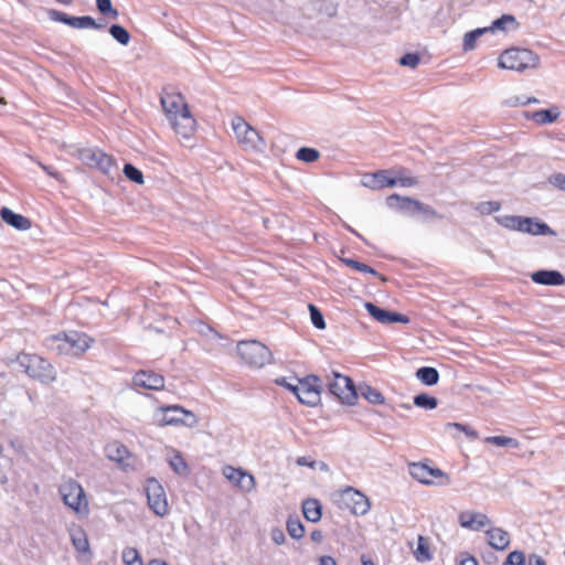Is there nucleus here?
<instances>
[{"label": "nucleus", "instance_id": "1", "mask_svg": "<svg viewBox=\"0 0 565 565\" xmlns=\"http://www.w3.org/2000/svg\"><path fill=\"white\" fill-rule=\"evenodd\" d=\"M162 108L174 131L190 138L195 130V119L180 93H164L160 98Z\"/></svg>", "mask_w": 565, "mask_h": 565}, {"label": "nucleus", "instance_id": "2", "mask_svg": "<svg viewBox=\"0 0 565 565\" xmlns=\"http://www.w3.org/2000/svg\"><path fill=\"white\" fill-rule=\"evenodd\" d=\"M20 370L41 384L49 385L56 380L57 372L52 363L35 353L20 352L14 360Z\"/></svg>", "mask_w": 565, "mask_h": 565}, {"label": "nucleus", "instance_id": "3", "mask_svg": "<svg viewBox=\"0 0 565 565\" xmlns=\"http://www.w3.org/2000/svg\"><path fill=\"white\" fill-rule=\"evenodd\" d=\"M58 493L63 503L76 514L83 516L89 514L88 501L79 482L70 478L60 484Z\"/></svg>", "mask_w": 565, "mask_h": 565}, {"label": "nucleus", "instance_id": "4", "mask_svg": "<svg viewBox=\"0 0 565 565\" xmlns=\"http://www.w3.org/2000/svg\"><path fill=\"white\" fill-rule=\"evenodd\" d=\"M237 353L252 367L260 369L273 362L271 351L257 340H243L237 343Z\"/></svg>", "mask_w": 565, "mask_h": 565}, {"label": "nucleus", "instance_id": "5", "mask_svg": "<svg viewBox=\"0 0 565 565\" xmlns=\"http://www.w3.org/2000/svg\"><path fill=\"white\" fill-rule=\"evenodd\" d=\"M539 62V56L527 49L512 47L504 51L499 57V66L501 68L516 72L535 68Z\"/></svg>", "mask_w": 565, "mask_h": 565}, {"label": "nucleus", "instance_id": "6", "mask_svg": "<svg viewBox=\"0 0 565 565\" xmlns=\"http://www.w3.org/2000/svg\"><path fill=\"white\" fill-rule=\"evenodd\" d=\"M335 502L340 509H348L354 515H365L371 509L369 498L352 487L341 490Z\"/></svg>", "mask_w": 565, "mask_h": 565}, {"label": "nucleus", "instance_id": "7", "mask_svg": "<svg viewBox=\"0 0 565 565\" xmlns=\"http://www.w3.org/2000/svg\"><path fill=\"white\" fill-rule=\"evenodd\" d=\"M232 128L238 142L244 147V149L262 151L265 147V142L259 132L244 118L239 116L233 118Z\"/></svg>", "mask_w": 565, "mask_h": 565}, {"label": "nucleus", "instance_id": "8", "mask_svg": "<svg viewBox=\"0 0 565 565\" xmlns=\"http://www.w3.org/2000/svg\"><path fill=\"white\" fill-rule=\"evenodd\" d=\"M334 379L328 385V393L341 404L353 406L358 401V392L351 377L333 372Z\"/></svg>", "mask_w": 565, "mask_h": 565}, {"label": "nucleus", "instance_id": "9", "mask_svg": "<svg viewBox=\"0 0 565 565\" xmlns=\"http://www.w3.org/2000/svg\"><path fill=\"white\" fill-rule=\"evenodd\" d=\"M408 471L415 480L423 484L447 486L450 482V478L446 472L425 462L409 463Z\"/></svg>", "mask_w": 565, "mask_h": 565}, {"label": "nucleus", "instance_id": "10", "mask_svg": "<svg viewBox=\"0 0 565 565\" xmlns=\"http://www.w3.org/2000/svg\"><path fill=\"white\" fill-rule=\"evenodd\" d=\"M145 492L149 509L158 516H164L169 512V504L164 488L156 478H148Z\"/></svg>", "mask_w": 565, "mask_h": 565}, {"label": "nucleus", "instance_id": "11", "mask_svg": "<svg viewBox=\"0 0 565 565\" xmlns=\"http://www.w3.org/2000/svg\"><path fill=\"white\" fill-rule=\"evenodd\" d=\"M300 383L298 395H296L299 403L316 407L321 401L322 385L318 375L309 374L302 379H297Z\"/></svg>", "mask_w": 565, "mask_h": 565}, {"label": "nucleus", "instance_id": "12", "mask_svg": "<svg viewBox=\"0 0 565 565\" xmlns=\"http://www.w3.org/2000/svg\"><path fill=\"white\" fill-rule=\"evenodd\" d=\"M164 377L152 370H139L132 377L135 387L160 391L164 387Z\"/></svg>", "mask_w": 565, "mask_h": 565}, {"label": "nucleus", "instance_id": "13", "mask_svg": "<svg viewBox=\"0 0 565 565\" xmlns=\"http://www.w3.org/2000/svg\"><path fill=\"white\" fill-rule=\"evenodd\" d=\"M391 174V170H379L376 172L365 174L362 180V184L373 190L395 186L397 185V179H394Z\"/></svg>", "mask_w": 565, "mask_h": 565}, {"label": "nucleus", "instance_id": "14", "mask_svg": "<svg viewBox=\"0 0 565 565\" xmlns=\"http://www.w3.org/2000/svg\"><path fill=\"white\" fill-rule=\"evenodd\" d=\"M536 285L559 287L565 285V276L556 269H539L530 274Z\"/></svg>", "mask_w": 565, "mask_h": 565}, {"label": "nucleus", "instance_id": "15", "mask_svg": "<svg viewBox=\"0 0 565 565\" xmlns=\"http://www.w3.org/2000/svg\"><path fill=\"white\" fill-rule=\"evenodd\" d=\"M418 202L419 201L416 199L402 196L397 193L391 194L386 198V204L391 210L397 211L408 216L416 215Z\"/></svg>", "mask_w": 565, "mask_h": 565}, {"label": "nucleus", "instance_id": "16", "mask_svg": "<svg viewBox=\"0 0 565 565\" xmlns=\"http://www.w3.org/2000/svg\"><path fill=\"white\" fill-rule=\"evenodd\" d=\"M67 340L70 345V356H79L90 348L94 341L86 333L78 331H68Z\"/></svg>", "mask_w": 565, "mask_h": 565}, {"label": "nucleus", "instance_id": "17", "mask_svg": "<svg viewBox=\"0 0 565 565\" xmlns=\"http://www.w3.org/2000/svg\"><path fill=\"white\" fill-rule=\"evenodd\" d=\"M490 523V519L483 513L465 511L459 515V524L465 529L480 531L482 527Z\"/></svg>", "mask_w": 565, "mask_h": 565}, {"label": "nucleus", "instance_id": "18", "mask_svg": "<svg viewBox=\"0 0 565 565\" xmlns=\"http://www.w3.org/2000/svg\"><path fill=\"white\" fill-rule=\"evenodd\" d=\"M520 232L531 235H555V232L545 222L527 216H524Z\"/></svg>", "mask_w": 565, "mask_h": 565}, {"label": "nucleus", "instance_id": "19", "mask_svg": "<svg viewBox=\"0 0 565 565\" xmlns=\"http://www.w3.org/2000/svg\"><path fill=\"white\" fill-rule=\"evenodd\" d=\"M2 221L19 231H26L31 227V221L22 214L14 213L11 209L3 206L0 210Z\"/></svg>", "mask_w": 565, "mask_h": 565}, {"label": "nucleus", "instance_id": "20", "mask_svg": "<svg viewBox=\"0 0 565 565\" xmlns=\"http://www.w3.org/2000/svg\"><path fill=\"white\" fill-rule=\"evenodd\" d=\"M486 534L489 545L497 551H503L510 544V534L501 527H492L486 531Z\"/></svg>", "mask_w": 565, "mask_h": 565}, {"label": "nucleus", "instance_id": "21", "mask_svg": "<svg viewBox=\"0 0 565 565\" xmlns=\"http://www.w3.org/2000/svg\"><path fill=\"white\" fill-rule=\"evenodd\" d=\"M45 345L58 355L70 356L67 332H60L49 337L45 340Z\"/></svg>", "mask_w": 565, "mask_h": 565}, {"label": "nucleus", "instance_id": "22", "mask_svg": "<svg viewBox=\"0 0 565 565\" xmlns=\"http://www.w3.org/2000/svg\"><path fill=\"white\" fill-rule=\"evenodd\" d=\"M302 513L308 522L317 523L322 516V504L318 499L308 498L302 502Z\"/></svg>", "mask_w": 565, "mask_h": 565}, {"label": "nucleus", "instance_id": "23", "mask_svg": "<svg viewBox=\"0 0 565 565\" xmlns=\"http://www.w3.org/2000/svg\"><path fill=\"white\" fill-rule=\"evenodd\" d=\"M105 452L109 460L115 461L122 466H124L125 459L130 456V451L128 450V448L119 441H114V443L108 444L105 447Z\"/></svg>", "mask_w": 565, "mask_h": 565}, {"label": "nucleus", "instance_id": "24", "mask_svg": "<svg viewBox=\"0 0 565 565\" xmlns=\"http://www.w3.org/2000/svg\"><path fill=\"white\" fill-rule=\"evenodd\" d=\"M70 536L74 548L78 553L89 552V542L86 532L82 526L70 530Z\"/></svg>", "mask_w": 565, "mask_h": 565}, {"label": "nucleus", "instance_id": "25", "mask_svg": "<svg viewBox=\"0 0 565 565\" xmlns=\"http://www.w3.org/2000/svg\"><path fill=\"white\" fill-rule=\"evenodd\" d=\"M338 250H339V253H334L335 256H338L340 258V260L343 264H345L347 266H349L352 269L360 271V273L379 276V273L373 267L369 266L367 264L362 263L355 258L342 257V255H344V253H345V249H338Z\"/></svg>", "mask_w": 565, "mask_h": 565}, {"label": "nucleus", "instance_id": "26", "mask_svg": "<svg viewBox=\"0 0 565 565\" xmlns=\"http://www.w3.org/2000/svg\"><path fill=\"white\" fill-rule=\"evenodd\" d=\"M416 379L427 386H434L439 381V372L436 367L433 366H422L416 370Z\"/></svg>", "mask_w": 565, "mask_h": 565}, {"label": "nucleus", "instance_id": "27", "mask_svg": "<svg viewBox=\"0 0 565 565\" xmlns=\"http://www.w3.org/2000/svg\"><path fill=\"white\" fill-rule=\"evenodd\" d=\"M561 111L557 107H553L550 109H541L536 110L532 114L531 118L540 125H546L554 122L559 117Z\"/></svg>", "mask_w": 565, "mask_h": 565}, {"label": "nucleus", "instance_id": "28", "mask_svg": "<svg viewBox=\"0 0 565 565\" xmlns=\"http://www.w3.org/2000/svg\"><path fill=\"white\" fill-rule=\"evenodd\" d=\"M169 466L178 476L186 477L190 475V467L180 451H174L169 458Z\"/></svg>", "mask_w": 565, "mask_h": 565}, {"label": "nucleus", "instance_id": "29", "mask_svg": "<svg viewBox=\"0 0 565 565\" xmlns=\"http://www.w3.org/2000/svg\"><path fill=\"white\" fill-rule=\"evenodd\" d=\"M364 308L374 320L383 324H388V309L379 307L377 305L370 301L364 303Z\"/></svg>", "mask_w": 565, "mask_h": 565}, {"label": "nucleus", "instance_id": "30", "mask_svg": "<svg viewBox=\"0 0 565 565\" xmlns=\"http://www.w3.org/2000/svg\"><path fill=\"white\" fill-rule=\"evenodd\" d=\"M414 556L417 562L425 563L429 562L433 558L430 553L429 543L426 537L423 535H418L417 539V547L414 552Z\"/></svg>", "mask_w": 565, "mask_h": 565}, {"label": "nucleus", "instance_id": "31", "mask_svg": "<svg viewBox=\"0 0 565 565\" xmlns=\"http://www.w3.org/2000/svg\"><path fill=\"white\" fill-rule=\"evenodd\" d=\"M360 392L361 395L373 405H382L385 402L383 394L371 385H361Z\"/></svg>", "mask_w": 565, "mask_h": 565}, {"label": "nucleus", "instance_id": "32", "mask_svg": "<svg viewBox=\"0 0 565 565\" xmlns=\"http://www.w3.org/2000/svg\"><path fill=\"white\" fill-rule=\"evenodd\" d=\"M413 403L416 407L426 411L435 409L438 406V399L435 396L429 395L427 393H419L415 395L413 398Z\"/></svg>", "mask_w": 565, "mask_h": 565}, {"label": "nucleus", "instance_id": "33", "mask_svg": "<svg viewBox=\"0 0 565 565\" xmlns=\"http://www.w3.org/2000/svg\"><path fill=\"white\" fill-rule=\"evenodd\" d=\"M489 32L487 28H478L467 32L463 36L462 49L465 52L472 51L476 47L477 40Z\"/></svg>", "mask_w": 565, "mask_h": 565}, {"label": "nucleus", "instance_id": "34", "mask_svg": "<svg viewBox=\"0 0 565 565\" xmlns=\"http://www.w3.org/2000/svg\"><path fill=\"white\" fill-rule=\"evenodd\" d=\"M497 223L501 226L520 232L521 223L524 218V216L519 215H498L494 217Z\"/></svg>", "mask_w": 565, "mask_h": 565}, {"label": "nucleus", "instance_id": "35", "mask_svg": "<svg viewBox=\"0 0 565 565\" xmlns=\"http://www.w3.org/2000/svg\"><path fill=\"white\" fill-rule=\"evenodd\" d=\"M71 22V26L74 29H103L105 25L97 23L92 17L83 15V17H73Z\"/></svg>", "mask_w": 565, "mask_h": 565}, {"label": "nucleus", "instance_id": "36", "mask_svg": "<svg viewBox=\"0 0 565 565\" xmlns=\"http://www.w3.org/2000/svg\"><path fill=\"white\" fill-rule=\"evenodd\" d=\"M287 532L294 540H300L305 535V526L299 518L289 516L287 520Z\"/></svg>", "mask_w": 565, "mask_h": 565}, {"label": "nucleus", "instance_id": "37", "mask_svg": "<svg viewBox=\"0 0 565 565\" xmlns=\"http://www.w3.org/2000/svg\"><path fill=\"white\" fill-rule=\"evenodd\" d=\"M98 159L94 166L95 169L99 170L104 174H109L110 170L115 166V160L111 156L107 154L102 150L100 154H98Z\"/></svg>", "mask_w": 565, "mask_h": 565}, {"label": "nucleus", "instance_id": "38", "mask_svg": "<svg viewBox=\"0 0 565 565\" xmlns=\"http://www.w3.org/2000/svg\"><path fill=\"white\" fill-rule=\"evenodd\" d=\"M109 33L121 45H128L130 42L129 32L119 24L110 25Z\"/></svg>", "mask_w": 565, "mask_h": 565}, {"label": "nucleus", "instance_id": "39", "mask_svg": "<svg viewBox=\"0 0 565 565\" xmlns=\"http://www.w3.org/2000/svg\"><path fill=\"white\" fill-rule=\"evenodd\" d=\"M309 313H310V320L312 326L318 330L326 329V320L321 312V310L315 306L313 303L308 305Z\"/></svg>", "mask_w": 565, "mask_h": 565}, {"label": "nucleus", "instance_id": "40", "mask_svg": "<svg viewBox=\"0 0 565 565\" xmlns=\"http://www.w3.org/2000/svg\"><path fill=\"white\" fill-rule=\"evenodd\" d=\"M320 152L315 148L301 147L296 152V158L300 161L311 163L319 159Z\"/></svg>", "mask_w": 565, "mask_h": 565}, {"label": "nucleus", "instance_id": "41", "mask_svg": "<svg viewBox=\"0 0 565 565\" xmlns=\"http://www.w3.org/2000/svg\"><path fill=\"white\" fill-rule=\"evenodd\" d=\"M237 475V487L241 488L244 491H252L255 486V478L253 475L248 473L245 470H242V472H236Z\"/></svg>", "mask_w": 565, "mask_h": 565}, {"label": "nucleus", "instance_id": "42", "mask_svg": "<svg viewBox=\"0 0 565 565\" xmlns=\"http://www.w3.org/2000/svg\"><path fill=\"white\" fill-rule=\"evenodd\" d=\"M486 443L498 447L516 448L519 446V441L515 438L507 436H490L486 438Z\"/></svg>", "mask_w": 565, "mask_h": 565}, {"label": "nucleus", "instance_id": "43", "mask_svg": "<svg viewBox=\"0 0 565 565\" xmlns=\"http://www.w3.org/2000/svg\"><path fill=\"white\" fill-rule=\"evenodd\" d=\"M516 20L514 15L511 14H503L499 19L494 20L490 26H487L489 29V32L494 31H505L507 24H515Z\"/></svg>", "mask_w": 565, "mask_h": 565}, {"label": "nucleus", "instance_id": "44", "mask_svg": "<svg viewBox=\"0 0 565 565\" xmlns=\"http://www.w3.org/2000/svg\"><path fill=\"white\" fill-rule=\"evenodd\" d=\"M125 177L137 183V184H142L143 183V174L142 172L137 168L135 167L134 164L131 163H126L124 166V170H122Z\"/></svg>", "mask_w": 565, "mask_h": 565}, {"label": "nucleus", "instance_id": "45", "mask_svg": "<svg viewBox=\"0 0 565 565\" xmlns=\"http://www.w3.org/2000/svg\"><path fill=\"white\" fill-rule=\"evenodd\" d=\"M501 209L500 202L497 201H484L479 202L475 210L478 211L482 215H490L494 212H498Z\"/></svg>", "mask_w": 565, "mask_h": 565}, {"label": "nucleus", "instance_id": "46", "mask_svg": "<svg viewBox=\"0 0 565 565\" xmlns=\"http://www.w3.org/2000/svg\"><path fill=\"white\" fill-rule=\"evenodd\" d=\"M96 7L102 14L114 20H116L119 15L118 11L113 8L110 0H96Z\"/></svg>", "mask_w": 565, "mask_h": 565}, {"label": "nucleus", "instance_id": "47", "mask_svg": "<svg viewBox=\"0 0 565 565\" xmlns=\"http://www.w3.org/2000/svg\"><path fill=\"white\" fill-rule=\"evenodd\" d=\"M169 420L172 423H179V425H184L186 427H194L199 422L196 416L186 409H184V414H181V417H171Z\"/></svg>", "mask_w": 565, "mask_h": 565}, {"label": "nucleus", "instance_id": "48", "mask_svg": "<svg viewBox=\"0 0 565 565\" xmlns=\"http://www.w3.org/2000/svg\"><path fill=\"white\" fill-rule=\"evenodd\" d=\"M181 414H184V408L178 405L168 406L163 408V417L162 422L166 425H179V423H172L169 420L171 417H181Z\"/></svg>", "mask_w": 565, "mask_h": 565}, {"label": "nucleus", "instance_id": "49", "mask_svg": "<svg viewBox=\"0 0 565 565\" xmlns=\"http://www.w3.org/2000/svg\"><path fill=\"white\" fill-rule=\"evenodd\" d=\"M446 427L447 428H455V429H458V430L465 433V435L470 440H475V439L478 438V431L476 429H473L471 426L467 425V424H462V423H447Z\"/></svg>", "mask_w": 565, "mask_h": 565}, {"label": "nucleus", "instance_id": "50", "mask_svg": "<svg viewBox=\"0 0 565 565\" xmlns=\"http://www.w3.org/2000/svg\"><path fill=\"white\" fill-rule=\"evenodd\" d=\"M102 150L99 149H85L81 152V158L85 164H87L90 168H94L98 154H100Z\"/></svg>", "mask_w": 565, "mask_h": 565}, {"label": "nucleus", "instance_id": "51", "mask_svg": "<svg viewBox=\"0 0 565 565\" xmlns=\"http://www.w3.org/2000/svg\"><path fill=\"white\" fill-rule=\"evenodd\" d=\"M525 555L522 551L515 550L509 553L503 565H525Z\"/></svg>", "mask_w": 565, "mask_h": 565}, {"label": "nucleus", "instance_id": "52", "mask_svg": "<svg viewBox=\"0 0 565 565\" xmlns=\"http://www.w3.org/2000/svg\"><path fill=\"white\" fill-rule=\"evenodd\" d=\"M417 214H422L426 218H440L441 217L435 209H433L428 204L422 203L420 201L418 202V205L416 209V215Z\"/></svg>", "mask_w": 565, "mask_h": 565}, {"label": "nucleus", "instance_id": "53", "mask_svg": "<svg viewBox=\"0 0 565 565\" xmlns=\"http://www.w3.org/2000/svg\"><path fill=\"white\" fill-rule=\"evenodd\" d=\"M140 554L137 548L135 547H126L122 551V562L125 565H129L130 563H134L136 561L140 559Z\"/></svg>", "mask_w": 565, "mask_h": 565}, {"label": "nucleus", "instance_id": "54", "mask_svg": "<svg viewBox=\"0 0 565 565\" xmlns=\"http://www.w3.org/2000/svg\"><path fill=\"white\" fill-rule=\"evenodd\" d=\"M405 170H402L397 177H394V179H397V185H401L403 188H409L415 186L418 184V180L411 175L404 174Z\"/></svg>", "mask_w": 565, "mask_h": 565}, {"label": "nucleus", "instance_id": "55", "mask_svg": "<svg viewBox=\"0 0 565 565\" xmlns=\"http://www.w3.org/2000/svg\"><path fill=\"white\" fill-rule=\"evenodd\" d=\"M419 56L416 53H407L399 58L402 66H408L415 68L419 64Z\"/></svg>", "mask_w": 565, "mask_h": 565}, {"label": "nucleus", "instance_id": "56", "mask_svg": "<svg viewBox=\"0 0 565 565\" xmlns=\"http://www.w3.org/2000/svg\"><path fill=\"white\" fill-rule=\"evenodd\" d=\"M275 383L278 385V386H281L284 387L285 390L291 392L295 396L298 395V392H299V386H300V383L298 382V384H292L288 381L287 377H278L275 380Z\"/></svg>", "mask_w": 565, "mask_h": 565}, {"label": "nucleus", "instance_id": "57", "mask_svg": "<svg viewBox=\"0 0 565 565\" xmlns=\"http://www.w3.org/2000/svg\"><path fill=\"white\" fill-rule=\"evenodd\" d=\"M548 182L553 186H555V188H557V189H559L562 191H565V174H563V173H554V174L550 175Z\"/></svg>", "mask_w": 565, "mask_h": 565}, {"label": "nucleus", "instance_id": "58", "mask_svg": "<svg viewBox=\"0 0 565 565\" xmlns=\"http://www.w3.org/2000/svg\"><path fill=\"white\" fill-rule=\"evenodd\" d=\"M50 17L54 21H57V22H61V23H64V24H67V25L71 26V22L70 21H72L73 15H68V14H66L64 12H61V11H57V10H52L50 12Z\"/></svg>", "mask_w": 565, "mask_h": 565}, {"label": "nucleus", "instance_id": "59", "mask_svg": "<svg viewBox=\"0 0 565 565\" xmlns=\"http://www.w3.org/2000/svg\"><path fill=\"white\" fill-rule=\"evenodd\" d=\"M243 469L241 468H234L232 466H225L223 469V475L226 479H228L231 482H233L235 486H237V475L236 472H242Z\"/></svg>", "mask_w": 565, "mask_h": 565}, {"label": "nucleus", "instance_id": "60", "mask_svg": "<svg viewBox=\"0 0 565 565\" xmlns=\"http://www.w3.org/2000/svg\"><path fill=\"white\" fill-rule=\"evenodd\" d=\"M408 322H409V318L407 316L390 310L388 324H393V323L406 324Z\"/></svg>", "mask_w": 565, "mask_h": 565}, {"label": "nucleus", "instance_id": "61", "mask_svg": "<svg viewBox=\"0 0 565 565\" xmlns=\"http://www.w3.org/2000/svg\"><path fill=\"white\" fill-rule=\"evenodd\" d=\"M270 537L273 540L274 543H276L277 545H281L285 543L286 541V536H285V533L279 527H274L270 532Z\"/></svg>", "mask_w": 565, "mask_h": 565}, {"label": "nucleus", "instance_id": "62", "mask_svg": "<svg viewBox=\"0 0 565 565\" xmlns=\"http://www.w3.org/2000/svg\"><path fill=\"white\" fill-rule=\"evenodd\" d=\"M39 166L41 167V169L46 173L49 174L50 177L56 179V180H60L61 179V173L58 171H56L53 167L51 166H46V164H43L41 162H39Z\"/></svg>", "mask_w": 565, "mask_h": 565}, {"label": "nucleus", "instance_id": "63", "mask_svg": "<svg viewBox=\"0 0 565 565\" xmlns=\"http://www.w3.org/2000/svg\"><path fill=\"white\" fill-rule=\"evenodd\" d=\"M461 559L459 562V565H478V561L476 557L467 554V553H461Z\"/></svg>", "mask_w": 565, "mask_h": 565}, {"label": "nucleus", "instance_id": "64", "mask_svg": "<svg viewBox=\"0 0 565 565\" xmlns=\"http://www.w3.org/2000/svg\"><path fill=\"white\" fill-rule=\"evenodd\" d=\"M529 565H546L544 558L537 554H531L529 556Z\"/></svg>", "mask_w": 565, "mask_h": 565}]
</instances>
